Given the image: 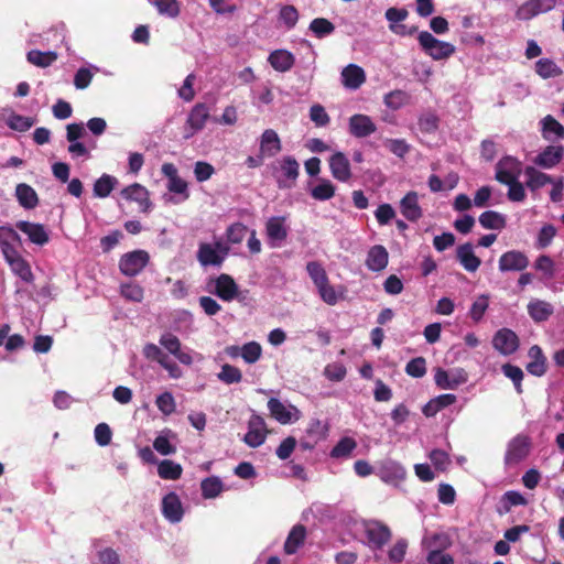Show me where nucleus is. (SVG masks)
Returning a JSON list of instances; mask_svg holds the SVG:
<instances>
[{
  "mask_svg": "<svg viewBox=\"0 0 564 564\" xmlns=\"http://www.w3.org/2000/svg\"><path fill=\"white\" fill-rule=\"evenodd\" d=\"M417 41L422 51L434 61L447 59L456 51L452 43L441 41L427 31H421Z\"/></svg>",
  "mask_w": 564,
  "mask_h": 564,
  "instance_id": "1",
  "label": "nucleus"
},
{
  "mask_svg": "<svg viewBox=\"0 0 564 564\" xmlns=\"http://www.w3.org/2000/svg\"><path fill=\"white\" fill-rule=\"evenodd\" d=\"M230 248L223 241H216L214 245L202 242L197 251V260L204 267H220L228 256Z\"/></svg>",
  "mask_w": 564,
  "mask_h": 564,
  "instance_id": "2",
  "label": "nucleus"
},
{
  "mask_svg": "<svg viewBox=\"0 0 564 564\" xmlns=\"http://www.w3.org/2000/svg\"><path fill=\"white\" fill-rule=\"evenodd\" d=\"M150 256L145 250H133L121 256L119 269L123 275L135 276L149 263Z\"/></svg>",
  "mask_w": 564,
  "mask_h": 564,
  "instance_id": "3",
  "label": "nucleus"
},
{
  "mask_svg": "<svg viewBox=\"0 0 564 564\" xmlns=\"http://www.w3.org/2000/svg\"><path fill=\"white\" fill-rule=\"evenodd\" d=\"M209 108L204 102L196 104L188 113L185 122V139L192 138L195 133L203 130L209 119Z\"/></svg>",
  "mask_w": 564,
  "mask_h": 564,
  "instance_id": "4",
  "label": "nucleus"
},
{
  "mask_svg": "<svg viewBox=\"0 0 564 564\" xmlns=\"http://www.w3.org/2000/svg\"><path fill=\"white\" fill-rule=\"evenodd\" d=\"M522 172V163L511 155L501 158L496 164L495 178L501 183H511L513 180H518Z\"/></svg>",
  "mask_w": 564,
  "mask_h": 564,
  "instance_id": "5",
  "label": "nucleus"
},
{
  "mask_svg": "<svg viewBox=\"0 0 564 564\" xmlns=\"http://www.w3.org/2000/svg\"><path fill=\"white\" fill-rule=\"evenodd\" d=\"M435 383L444 390H455L468 381V373L463 368H456L451 372L437 368L434 376Z\"/></svg>",
  "mask_w": 564,
  "mask_h": 564,
  "instance_id": "6",
  "label": "nucleus"
},
{
  "mask_svg": "<svg viewBox=\"0 0 564 564\" xmlns=\"http://www.w3.org/2000/svg\"><path fill=\"white\" fill-rule=\"evenodd\" d=\"M281 175L276 177L278 187L281 189L292 188L295 185L300 173V165L293 156H284L280 161Z\"/></svg>",
  "mask_w": 564,
  "mask_h": 564,
  "instance_id": "7",
  "label": "nucleus"
},
{
  "mask_svg": "<svg viewBox=\"0 0 564 564\" xmlns=\"http://www.w3.org/2000/svg\"><path fill=\"white\" fill-rule=\"evenodd\" d=\"M365 532L369 543H371L376 549H382L392 536L390 528L378 520L367 522Z\"/></svg>",
  "mask_w": 564,
  "mask_h": 564,
  "instance_id": "8",
  "label": "nucleus"
},
{
  "mask_svg": "<svg viewBox=\"0 0 564 564\" xmlns=\"http://www.w3.org/2000/svg\"><path fill=\"white\" fill-rule=\"evenodd\" d=\"M530 452V438L527 435L519 434L513 437L505 456L506 464H518L523 460Z\"/></svg>",
  "mask_w": 564,
  "mask_h": 564,
  "instance_id": "9",
  "label": "nucleus"
},
{
  "mask_svg": "<svg viewBox=\"0 0 564 564\" xmlns=\"http://www.w3.org/2000/svg\"><path fill=\"white\" fill-rule=\"evenodd\" d=\"M529 258L519 250H510L502 253L498 261V268L501 272L523 271L529 265Z\"/></svg>",
  "mask_w": 564,
  "mask_h": 564,
  "instance_id": "10",
  "label": "nucleus"
},
{
  "mask_svg": "<svg viewBox=\"0 0 564 564\" xmlns=\"http://www.w3.org/2000/svg\"><path fill=\"white\" fill-rule=\"evenodd\" d=\"M121 196L127 200L135 202L142 213H149L152 208L149 191L139 183L124 187Z\"/></svg>",
  "mask_w": 564,
  "mask_h": 564,
  "instance_id": "11",
  "label": "nucleus"
},
{
  "mask_svg": "<svg viewBox=\"0 0 564 564\" xmlns=\"http://www.w3.org/2000/svg\"><path fill=\"white\" fill-rule=\"evenodd\" d=\"M215 289L213 293L225 302L235 300L239 294V286L234 278L227 273H221L214 280Z\"/></svg>",
  "mask_w": 564,
  "mask_h": 564,
  "instance_id": "12",
  "label": "nucleus"
},
{
  "mask_svg": "<svg viewBox=\"0 0 564 564\" xmlns=\"http://www.w3.org/2000/svg\"><path fill=\"white\" fill-rule=\"evenodd\" d=\"M492 345L500 354L507 356L519 348V338L513 330L501 328L495 334Z\"/></svg>",
  "mask_w": 564,
  "mask_h": 564,
  "instance_id": "13",
  "label": "nucleus"
},
{
  "mask_svg": "<svg viewBox=\"0 0 564 564\" xmlns=\"http://www.w3.org/2000/svg\"><path fill=\"white\" fill-rule=\"evenodd\" d=\"M348 130L352 137L361 139L375 133L377 127L369 116L356 113L349 118Z\"/></svg>",
  "mask_w": 564,
  "mask_h": 564,
  "instance_id": "14",
  "label": "nucleus"
},
{
  "mask_svg": "<svg viewBox=\"0 0 564 564\" xmlns=\"http://www.w3.org/2000/svg\"><path fill=\"white\" fill-rule=\"evenodd\" d=\"M162 514L171 523H178L184 516V509L178 496L175 492H169L162 499Z\"/></svg>",
  "mask_w": 564,
  "mask_h": 564,
  "instance_id": "15",
  "label": "nucleus"
},
{
  "mask_svg": "<svg viewBox=\"0 0 564 564\" xmlns=\"http://www.w3.org/2000/svg\"><path fill=\"white\" fill-rule=\"evenodd\" d=\"M15 227L25 234L32 243L44 246L50 240L48 234L42 224L20 220L15 224Z\"/></svg>",
  "mask_w": 564,
  "mask_h": 564,
  "instance_id": "16",
  "label": "nucleus"
},
{
  "mask_svg": "<svg viewBox=\"0 0 564 564\" xmlns=\"http://www.w3.org/2000/svg\"><path fill=\"white\" fill-rule=\"evenodd\" d=\"M329 169L333 177L339 182L351 178L350 163L343 152H336L329 158Z\"/></svg>",
  "mask_w": 564,
  "mask_h": 564,
  "instance_id": "17",
  "label": "nucleus"
},
{
  "mask_svg": "<svg viewBox=\"0 0 564 564\" xmlns=\"http://www.w3.org/2000/svg\"><path fill=\"white\" fill-rule=\"evenodd\" d=\"M160 344L172 354L181 364L189 366L193 358L188 352L181 350V341L177 336L172 333H165L160 337Z\"/></svg>",
  "mask_w": 564,
  "mask_h": 564,
  "instance_id": "18",
  "label": "nucleus"
},
{
  "mask_svg": "<svg viewBox=\"0 0 564 564\" xmlns=\"http://www.w3.org/2000/svg\"><path fill=\"white\" fill-rule=\"evenodd\" d=\"M389 263V253L382 245L372 246L367 253L366 267L372 272H380Z\"/></svg>",
  "mask_w": 564,
  "mask_h": 564,
  "instance_id": "19",
  "label": "nucleus"
},
{
  "mask_svg": "<svg viewBox=\"0 0 564 564\" xmlns=\"http://www.w3.org/2000/svg\"><path fill=\"white\" fill-rule=\"evenodd\" d=\"M530 361L527 365V371L535 377H542L547 370L546 357L540 346L533 345L528 352Z\"/></svg>",
  "mask_w": 564,
  "mask_h": 564,
  "instance_id": "20",
  "label": "nucleus"
},
{
  "mask_svg": "<svg viewBox=\"0 0 564 564\" xmlns=\"http://www.w3.org/2000/svg\"><path fill=\"white\" fill-rule=\"evenodd\" d=\"M282 144L280 137L273 129H265L260 138V153L264 156L272 158L280 153Z\"/></svg>",
  "mask_w": 564,
  "mask_h": 564,
  "instance_id": "21",
  "label": "nucleus"
},
{
  "mask_svg": "<svg viewBox=\"0 0 564 564\" xmlns=\"http://www.w3.org/2000/svg\"><path fill=\"white\" fill-rule=\"evenodd\" d=\"M400 210L401 214L409 221L419 220L423 213L422 208L419 205V198L416 192H409L400 202Z\"/></svg>",
  "mask_w": 564,
  "mask_h": 564,
  "instance_id": "22",
  "label": "nucleus"
},
{
  "mask_svg": "<svg viewBox=\"0 0 564 564\" xmlns=\"http://www.w3.org/2000/svg\"><path fill=\"white\" fill-rule=\"evenodd\" d=\"M563 154V147L549 145L535 156L534 163L544 169H552L562 161Z\"/></svg>",
  "mask_w": 564,
  "mask_h": 564,
  "instance_id": "23",
  "label": "nucleus"
},
{
  "mask_svg": "<svg viewBox=\"0 0 564 564\" xmlns=\"http://www.w3.org/2000/svg\"><path fill=\"white\" fill-rule=\"evenodd\" d=\"M456 258L464 269L468 272H475L480 267V259L475 254L473 245L466 242L456 250Z\"/></svg>",
  "mask_w": 564,
  "mask_h": 564,
  "instance_id": "24",
  "label": "nucleus"
},
{
  "mask_svg": "<svg viewBox=\"0 0 564 564\" xmlns=\"http://www.w3.org/2000/svg\"><path fill=\"white\" fill-rule=\"evenodd\" d=\"M341 82L349 89H358L366 82L365 70L356 64H349L341 72Z\"/></svg>",
  "mask_w": 564,
  "mask_h": 564,
  "instance_id": "25",
  "label": "nucleus"
},
{
  "mask_svg": "<svg viewBox=\"0 0 564 564\" xmlns=\"http://www.w3.org/2000/svg\"><path fill=\"white\" fill-rule=\"evenodd\" d=\"M527 505L528 500L521 492L516 490H508L501 496L499 506L497 507L496 511L499 516H505L509 513L513 507Z\"/></svg>",
  "mask_w": 564,
  "mask_h": 564,
  "instance_id": "26",
  "label": "nucleus"
},
{
  "mask_svg": "<svg viewBox=\"0 0 564 564\" xmlns=\"http://www.w3.org/2000/svg\"><path fill=\"white\" fill-rule=\"evenodd\" d=\"M528 313L535 323H542L550 318L554 312L551 303L543 300H531L528 304Z\"/></svg>",
  "mask_w": 564,
  "mask_h": 564,
  "instance_id": "27",
  "label": "nucleus"
},
{
  "mask_svg": "<svg viewBox=\"0 0 564 564\" xmlns=\"http://www.w3.org/2000/svg\"><path fill=\"white\" fill-rule=\"evenodd\" d=\"M305 538L306 528L303 524L294 525L284 542V552L289 555L295 554L297 550L304 544Z\"/></svg>",
  "mask_w": 564,
  "mask_h": 564,
  "instance_id": "28",
  "label": "nucleus"
},
{
  "mask_svg": "<svg viewBox=\"0 0 564 564\" xmlns=\"http://www.w3.org/2000/svg\"><path fill=\"white\" fill-rule=\"evenodd\" d=\"M268 61L275 70L284 73L293 67L295 58L285 50H276L269 55Z\"/></svg>",
  "mask_w": 564,
  "mask_h": 564,
  "instance_id": "29",
  "label": "nucleus"
},
{
  "mask_svg": "<svg viewBox=\"0 0 564 564\" xmlns=\"http://www.w3.org/2000/svg\"><path fill=\"white\" fill-rule=\"evenodd\" d=\"M15 196L19 204L25 209H33L39 204V197L32 186L25 183H20L15 187Z\"/></svg>",
  "mask_w": 564,
  "mask_h": 564,
  "instance_id": "30",
  "label": "nucleus"
},
{
  "mask_svg": "<svg viewBox=\"0 0 564 564\" xmlns=\"http://www.w3.org/2000/svg\"><path fill=\"white\" fill-rule=\"evenodd\" d=\"M524 174L527 176L525 185L531 192H535L546 184L553 183V178L550 175L533 166H527Z\"/></svg>",
  "mask_w": 564,
  "mask_h": 564,
  "instance_id": "31",
  "label": "nucleus"
},
{
  "mask_svg": "<svg viewBox=\"0 0 564 564\" xmlns=\"http://www.w3.org/2000/svg\"><path fill=\"white\" fill-rule=\"evenodd\" d=\"M479 224L485 229H503L507 225L506 217L496 210H486L479 216Z\"/></svg>",
  "mask_w": 564,
  "mask_h": 564,
  "instance_id": "32",
  "label": "nucleus"
},
{
  "mask_svg": "<svg viewBox=\"0 0 564 564\" xmlns=\"http://www.w3.org/2000/svg\"><path fill=\"white\" fill-rule=\"evenodd\" d=\"M268 409L271 416L281 424H288L292 421L291 411L276 398L268 401Z\"/></svg>",
  "mask_w": 564,
  "mask_h": 564,
  "instance_id": "33",
  "label": "nucleus"
},
{
  "mask_svg": "<svg viewBox=\"0 0 564 564\" xmlns=\"http://www.w3.org/2000/svg\"><path fill=\"white\" fill-rule=\"evenodd\" d=\"M284 217H271L265 225L267 235L271 240L282 241L288 237V230L284 226Z\"/></svg>",
  "mask_w": 564,
  "mask_h": 564,
  "instance_id": "34",
  "label": "nucleus"
},
{
  "mask_svg": "<svg viewBox=\"0 0 564 564\" xmlns=\"http://www.w3.org/2000/svg\"><path fill=\"white\" fill-rule=\"evenodd\" d=\"M202 496L205 499H213L218 497L224 490V484L217 476H210L200 482Z\"/></svg>",
  "mask_w": 564,
  "mask_h": 564,
  "instance_id": "35",
  "label": "nucleus"
},
{
  "mask_svg": "<svg viewBox=\"0 0 564 564\" xmlns=\"http://www.w3.org/2000/svg\"><path fill=\"white\" fill-rule=\"evenodd\" d=\"M182 473V466L171 459H163L158 466L159 476L165 480H177Z\"/></svg>",
  "mask_w": 564,
  "mask_h": 564,
  "instance_id": "36",
  "label": "nucleus"
},
{
  "mask_svg": "<svg viewBox=\"0 0 564 564\" xmlns=\"http://www.w3.org/2000/svg\"><path fill=\"white\" fill-rule=\"evenodd\" d=\"M535 72L544 79L558 77L563 74V70L550 58L539 59L535 63Z\"/></svg>",
  "mask_w": 564,
  "mask_h": 564,
  "instance_id": "37",
  "label": "nucleus"
},
{
  "mask_svg": "<svg viewBox=\"0 0 564 564\" xmlns=\"http://www.w3.org/2000/svg\"><path fill=\"white\" fill-rule=\"evenodd\" d=\"M550 8V6L546 8L543 6V0H530L518 9L517 17L521 20H530Z\"/></svg>",
  "mask_w": 564,
  "mask_h": 564,
  "instance_id": "38",
  "label": "nucleus"
},
{
  "mask_svg": "<svg viewBox=\"0 0 564 564\" xmlns=\"http://www.w3.org/2000/svg\"><path fill=\"white\" fill-rule=\"evenodd\" d=\"M117 184V178L102 174L94 184V195L96 197L105 198L110 195Z\"/></svg>",
  "mask_w": 564,
  "mask_h": 564,
  "instance_id": "39",
  "label": "nucleus"
},
{
  "mask_svg": "<svg viewBox=\"0 0 564 564\" xmlns=\"http://www.w3.org/2000/svg\"><path fill=\"white\" fill-rule=\"evenodd\" d=\"M28 62L37 67H47L57 59L55 52H42L39 50H32L26 55Z\"/></svg>",
  "mask_w": 564,
  "mask_h": 564,
  "instance_id": "40",
  "label": "nucleus"
},
{
  "mask_svg": "<svg viewBox=\"0 0 564 564\" xmlns=\"http://www.w3.org/2000/svg\"><path fill=\"white\" fill-rule=\"evenodd\" d=\"M356 447L357 442L352 437H343L330 451V456L333 458H347Z\"/></svg>",
  "mask_w": 564,
  "mask_h": 564,
  "instance_id": "41",
  "label": "nucleus"
},
{
  "mask_svg": "<svg viewBox=\"0 0 564 564\" xmlns=\"http://www.w3.org/2000/svg\"><path fill=\"white\" fill-rule=\"evenodd\" d=\"M10 269L25 283H33L34 274L31 270L30 263L23 257L13 261V263L10 264Z\"/></svg>",
  "mask_w": 564,
  "mask_h": 564,
  "instance_id": "42",
  "label": "nucleus"
},
{
  "mask_svg": "<svg viewBox=\"0 0 564 564\" xmlns=\"http://www.w3.org/2000/svg\"><path fill=\"white\" fill-rule=\"evenodd\" d=\"M327 426L317 419L311 420L305 430V436L315 441L317 444L327 437Z\"/></svg>",
  "mask_w": 564,
  "mask_h": 564,
  "instance_id": "43",
  "label": "nucleus"
},
{
  "mask_svg": "<svg viewBox=\"0 0 564 564\" xmlns=\"http://www.w3.org/2000/svg\"><path fill=\"white\" fill-rule=\"evenodd\" d=\"M310 30L316 37L323 39L335 31V25L325 18H316L311 21Z\"/></svg>",
  "mask_w": 564,
  "mask_h": 564,
  "instance_id": "44",
  "label": "nucleus"
},
{
  "mask_svg": "<svg viewBox=\"0 0 564 564\" xmlns=\"http://www.w3.org/2000/svg\"><path fill=\"white\" fill-rule=\"evenodd\" d=\"M501 370L503 375L509 378L513 384L516 391L521 394L523 392L522 389V379H523V371L520 367L511 365V364H505L501 367Z\"/></svg>",
  "mask_w": 564,
  "mask_h": 564,
  "instance_id": "45",
  "label": "nucleus"
},
{
  "mask_svg": "<svg viewBox=\"0 0 564 564\" xmlns=\"http://www.w3.org/2000/svg\"><path fill=\"white\" fill-rule=\"evenodd\" d=\"M335 189L329 180H322L319 184L312 188L311 195L317 200H327L334 197Z\"/></svg>",
  "mask_w": 564,
  "mask_h": 564,
  "instance_id": "46",
  "label": "nucleus"
},
{
  "mask_svg": "<svg viewBox=\"0 0 564 564\" xmlns=\"http://www.w3.org/2000/svg\"><path fill=\"white\" fill-rule=\"evenodd\" d=\"M306 271L316 288L329 280L325 269L317 261L307 262Z\"/></svg>",
  "mask_w": 564,
  "mask_h": 564,
  "instance_id": "47",
  "label": "nucleus"
},
{
  "mask_svg": "<svg viewBox=\"0 0 564 564\" xmlns=\"http://www.w3.org/2000/svg\"><path fill=\"white\" fill-rule=\"evenodd\" d=\"M248 232V227L242 223H234L226 230V238L229 243L238 245L242 242Z\"/></svg>",
  "mask_w": 564,
  "mask_h": 564,
  "instance_id": "48",
  "label": "nucleus"
},
{
  "mask_svg": "<svg viewBox=\"0 0 564 564\" xmlns=\"http://www.w3.org/2000/svg\"><path fill=\"white\" fill-rule=\"evenodd\" d=\"M120 293L126 300L135 303H140L143 300L144 295L143 289L139 284L133 282L121 284Z\"/></svg>",
  "mask_w": 564,
  "mask_h": 564,
  "instance_id": "49",
  "label": "nucleus"
},
{
  "mask_svg": "<svg viewBox=\"0 0 564 564\" xmlns=\"http://www.w3.org/2000/svg\"><path fill=\"white\" fill-rule=\"evenodd\" d=\"M153 4L162 15L176 18L180 14V3L177 0H153Z\"/></svg>",
  "mask_w": 564,
  "mask_h": 564,
  "instance_id": "50",
  "label": "nucleus"
},
{
  "mask_svg": "<svg viewBox=\"0 0 564 564\" xmlns=\"http://www.w3.org/2000/svg\"><path fill=\"white\" fill-rule=\"evenodd\" d=\"M262 354L261 345L257 341H249L241 347V357L247 364L257 362Z\"/></svg>",
  "mask_w": 564,
  "mask_h": 564,
  "instance_id": "51",
  "label": "nucleus"
},
{
  "mask_svg": "<svg viewBox=\"0 0 564 564\" xmlns=\"http://www.w3.org/2000/svg\"><path fill=\"white\" fill-rule=\"evenodd\" d=\"M218 378L220 381L227 384L238 383L242 379V373L239 368L231 366L229 364H225L221 367L220 372L218 373Z\"/></svg>",
  "mask_w": 564,
  "mask_h": 564,
  "instance_id": "52",
  "label": "nucleus"
},
{
  "mask_svg": "<svg viewBox=\"0 0 564 564\" xmlns=\"http://www.w3.org/2000/svg\"><path fill=\"white\" fill-rule=\"evenodd\" d=\"M280 20L284 23L286 29H293L299 21V11L294 6H283L279 13Z\"/></svg>",
  "mask_w": 564,
  "mask_h": 564,
  "instance_id": "53",
  "label": "nucleus"
},
{
  "mask_svg": "<svg viewBox=\"0 0 564 564\" xmlns=\"http://www.w3.org/2000/svg\"><path fill=\"white\" fill-rule=\"evenodd\" d=\"M555 235H556V228L553 225H551V224L544 225L538 234L536 248L545 249L546 247H549L551 245L553 238L555 237Z\"/></svg>",
  "mask_w": 564,
  "mask_h": 564,
  "instance_id": "54",
  "label": "nucleus"
},
{
  "mask_svg": "<svg viewBox=\"0 0 564 564\" xmlns=\"http://www.w3.org/2000/svg\"><path fill=\"white\" fill-rule=\"evenodd\" d=\"M406 375L413 378H422L426 373V362L423 357L411 359L405 366Z\"/></svg>",
  "mask_w": 564,
  "mask_h": 564,
  "instance_id": "55",
  "label": "nucleus"
},
{
  "mask_svg": "<svg viewBox=\"0 0 564 564\" xmlns=\"http://www.w3.org/2000/svg\"><path fill=\"white\" fill-rule=\"evenodd\" d=\"M534 269L543 272V274L547 278H553L555 272V264L550 256L541 254L534 262Z\"/></svg>",
  "mask_w": 564,
  "mask_h": 564,
  "instance_id": "56",
  "label": "nucleus"
},
{
  "mask_svg": "<svg viewBox=\"0 0 564 564\" xmlns=\"http://www.w3.org/2000/svg\"><path fill=\"white\" fill-rule=\"evenodd\" d=\"M429 457H430L433 466L440 471H445L448 468V466L451 465V458L445 451L433 449L430 453Z\"/></svg>",
  "mask_w": 564,
  "mask_h": 564,
  "instance_id": "57",
  "label": "nucleus"
},
{
  "mask_svg": "<svg viewBox=\"0 0 564 564\" xmlns=\"http://www.w3.org/2000/svg\"><path fill=\"white\" fill-rule=\"evenodd\" d=\"M310 118L316 127H325L329 123L330 118L326 112L325 108L319 105H313L310 109Z\"/></svg>",
  "mask_w": 564,
  "mask_h": 564,
  "instance_id": "58",
  "label": "nucleus"
},
{
  "mask_svg": "<svg viewBox=\"0 0 564 564\" xmlns=\"http://www.w3.org/2000/svg\"><path fill=\"white\" fill-rule=\"evenodd\" d=\"M155 404L165 415H170L175 411V401L171 392H163L158 395Z\"/></svg>",
  "mask_w": 564,
  "mask_h": 564,
  "instance_id": "59",
  "label": "nucleus"
},
{
  "mask_svg": "<svg viewBox=\"0 0 564 564\" xmlns=\"http://www.w3.org/2000/svg\"><path fill=\"white\" fill-rule=\"evenodd\" d=\"M488 305H489V303H488V296H486V295H481V296H479V297H478V299L473 303V305H471V307H470V311H469V316H470V318H471L474 322L478 323V322L482 318V316H484L485 312L487 311Z\"/></svg>",
  "mask_w": 564,
  "mask_h": 564,
  "instance_id": "60",
  "label": "nucleus"
},
{
  "mask_svg": "<svg viewBox=\"0 0 564 564\" xmlns=\"http://www.w3.org/2000/svg\"><path fill=\"white\" fill-rule=\"evenodd\" d=\"M384 144L394 155L401 159L410 151V145L403 139H387Z\"/></svg>",
  "mask_w": 564,
  "mask_h": 564,
  "instance_id": "61",
  "label": "nucleus"
},
{
  "mask_svg": "<svg viewBox=\"0 0 564 564\" xmlns=\"http://www.w3.org/2000/svg\"><path fill=\"white\" fill-rule=\"evenodd\" d=\"M215 173L214 166L205 161H197L194 166V175L197 182L209 180Z\"/></svg>",
  "mask_w": 564,
  "mask_h": 564,
  "instance_id": "62",
  "label": "nucleus"
},
{
  "mask_svg": "<svg viewBox=\"0 0 564 564\" xmlns=\"http://www.w3.org/2000/svg\"><path fill=\"white\" fill-rule=\"evenodd\" d=\"M346 367L343 364L334 362L325 367L324 375L330 381H341L346 377Z\"/></svg>",
  "mask_w": 564,
  "mask_h": 564,
  "instance_id": "63",
  "label": "nucleus"
},
{
  "mask_svg": "<svg viewBox=\"0 0 564 564\" xmlns=\"http://www.w3.org/2000/svg\"><path fill=\"white\" fill-rule=\"evenodd\" d=\"M296 444H297V441L294 436H288L278 446V448L275 451L276 456L282 460L288 459L291 456V454L293 453V451L295 449Z\"/></svg>",
  "mask_w": 564,
  "mask_h": 564,
  "instance_id": "64",
  "label": "nucleus"
}]
</instances>
